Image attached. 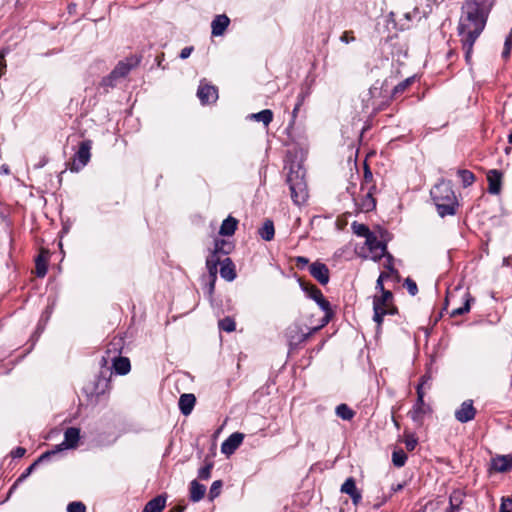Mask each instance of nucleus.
<instances>
[{
	"label": "nucleus",
	"instance_id": "nucleus-26",
	"mask_svg": "<svg viewBox=\"0 0 512 512\" xmlns=\"http://www.w3.org/2000/svg\"><path fill=\"white\" fill-rule=\"evenodd\" d=\"M48 252L42 251L35 261L36 266V274L38 277H44L47 273V261H48Z\"/></svg>",
	"mask_w": 512,
	"mask_h": 512
},
{
	"label": "nucleus",
	"instance_id": "nucleus-3",
	"mask_svg": "<svg viewBox=\"0 0 512 512\" xmlns=\"http://www.w3.org/2000/svg\"><path fill=\"white\" fill-rule=\"evenodd\" d=\"M287 183L292 201L296 205L304 204L308 199V189L305 181V172L300 166H297L296 169L294 167L290 168L287 175Z\"/></svg>",
	"mask_w": 512,
	"mask_h": 512
},
{
	"label": "nucleus",
	"instance_id": "nucleus-11",
	"mask_svg": "<svg viewBox=\"0 0 512 512\" xmlns=\"http://www.w3.org/2000/svg\"><path fill=\"white\" fill-rule=\"evenodd\" d=\"M431 412V408L424 401H416L412 409L408 412V416L417 425H422L424 418Z\"/></svg>",
	"mask_w": 512,
	"mask_h": 512
},
{
	"label": "nucleus",
	"instance_id": "nucleus-23",
	"mask_svg": "<svg viewBox=\"0 0 512 512\" xmlns=\"http://www.w3.org/2000/svg\"><path fill=\"white\" fill-rule=\"evenodd\" d=\"M113 369L119 375H126L131 369L130 360L127 357H114Z\"/></svg>",
	"mask_w": 512,
	"mask_h": 512
},
{
	"label": "nucleus",
	"instance_id": "nucleus-25",
	"mask_svg": "<svg viewBox=\"0 0 512 512\" xmlns=\"http://www.w3.org/2000/svg\"><path fill=\"white\" fill-rule=\"evenodd\" d=\"M206 492V487L200 484L198 481L193 480L190 484V499L193 502L200 501Z\"/></svg>",
	"mask_w": 512,
	"mask_h": 512
},
{
	"label": "nucleus",
	"instance_id": "nucleus-46",
	"mask_svg": "<svg viewBox=\"0 0 512 512\" xmlns=\"http://www.w3.org/2000/svg\"><path fill=\"white\" fill-rule=\"evenodd\" d=\"M207 269L209 271L210 279H213V283H215L217 279V264H206Z\"/></svg>",
	"mask_w": 512,
	"mask_h": 512
},
{
	"label": "nucleus",
	"instance_id": "nucleus-41",
	"mask_svg": "<svg viewBox=\"0 0 512 512\" xmlns=\"http://www.w3.org/2000/svg\"><path fill=\"white\" fill-rule=\"evenodd\" d=\"M226 245H227L226 241H224V240H217L215 242V247H214L215 253L228 254L229 251L225 249Z\"/></svg>",
	"mask_w": 512,
	"mask_h": 512
},
{
	"label": "nucleus",
	"instance_id": "nucleus-61",
	"mask_svg": "<svg viewBox=\"0 0 512 512\" xmlns=\"http://www.w3.org/2000/svg\"><path fill=\"white\" fill-rule=\"evenodd\" d=\"M184 508L180 506H176L172 508L169 512H183Z\"/></svg>",
	"mask_w": 512,
	"mask_h": 512
},
{
	"label": "nucleus",
	"instance_id": "nucleus-21",
	"mask_svg": "<svg viewBox=\"0 0 512 512\" xmlns=\"http://www.w3.org/2000/svg\"><path fill=\"white\" fill-rule=\"evenodd\" d=\"M238 225V220L228 216L221 224L219 234L222 236H232Z\"/></svg>",
	"mask_w": 512,
	"mask_h": 512
},
{
	"label": "nucleus",
	"instance_id": "nucleus-18",
	"mask_svg": "<svg viewBox=\"0 0 512 512\" xmlns=\"http://www.w3.org/2000/svg\"><path fill=\"white\" fill-rule=\"evenodd\" d=\"M229 23H230V20L226 15H224V14L217 15L211 23L212 35H214V36L223 35V33L225 32Z\"/></svg>",
	"mask_w": 512,
	"mask_h": 512
},
{
	"label": "nucleus",
	"instance_id": "nucleus-39",
	"mask_svg": "<svg viewBox=\"0 0 512 512\" xmlns=\"http://www.w3.org/2000/svg\"><path fill=\"white\" fill-rule=\"evenodd\" d=\"M404 286L406 287V289L408 290L410 295L414 296L417 294L418 288H417L416 283L412 279L407 278L404 281Z\"/></svg>",
	"mask_w": 512,
	"mask_h": 512
},
{
	"label": "nucleus",
	"instance_id": "nucleus-20",
	"mask_svg": "<svg viewBox=\"0 0 512 512\" xmlns=\"http://www.w3.org/2000/svg\"><path fill=\"white\" fill-rule=\"evenodd\" d=\"M220 275L227 281H233L235 279V267L230 258H225L221 262Z\"/></svg>",
	"mask_w": 512,
	"mask_h": 512
},
{
	"label": "nucleus",
	"instance_id": "nucleus-31",
	"mask_svg": "<svg viewBox=\"0 0 512 512\" xmlns=\"http://www.w3.org/2000/svg\"><path fill=\"white\" fill-rule=\"evenodd\" d=\"M340 491L349 496L356 494L358 489L356 487L355 480L352 477L347 478L345 482L342 484Z\"/></svg>",
	"mask_w": 512,
	"mask_h": 512
},
{
	"label": "nucleus",
	"instance_id": "nucleus-36",
	"mask_svg": "<svg viewBox=\"0 0 512 512\" xmlns=\"http://www.w3.org/2000/svg\"><path fill=\"white\" fill-rule=\"evenodd\" d=\"M222 482L220 480L214 481L210 487L209 497L211 500L218 497L221 491Z\"/></svg>",
	"mask_w": 512,
	"mask_h": 512
},
{
	"label": "nucleus",
	"instance_id": "nucleus-5",
	"mask_svg": "<svg viewBox=\"0 0 512 512\" xmlns=\"http://www.w3.org/2000/svg\"><path fill=\"white\" fill-rule=\"evenodd\" d=\"M139 60L135 57L120 61L112 72L102 80V85L107 87L115 86L118 79L125 77L132 68L136 67Z\"/></svg>",
	"mask_w": 512,
	"mask_h": 512
},
{
	"label": "nucleus",
	"instance_id": "nucleus-51",
	"mask_svg": "<svg viewBox=\"0 0 512 512\" xmlns=\"http://www.w3.org/2000/svg\"><path fill=\"white\" fill-rule=\"evenodd\" d=\"M410 84V79H406L405 81L401 82L400 84H398L395 88H394V92L395 93H398V92H403L407 86Z\"/></svg>",
	"mask_w": 512,
	"mask_h": 512
},
{
	"label": "nucleus",
	"instance_id": "nucleus-17",
	"mask_svg": "<svg viewBox=\"0 0 512 512\" xmlns=\"http://www.w3.org/2000/svg\"><path fill=\"white\" fill-rule=\"evenodd\" d=\"M488 192L491 194H499L502 184V173L496 169L489 170L487 173Z\"/></svg>",
	"mask_w": 512,
	"mask_h": 512
},
{
	"label": "nucleus",
	"instance_id": "nucleus-48",
	"mask_svg": "<svg viewBox=\"0 0 512 512\" xmlns=\"http://www.w3.org/2000/svg\"><path fill=\"white\" fill-rule=\"evenodd\" d=\"M405 445L409 451H412L417 445V440L413 436H408L405 439Z\"/></svg>",
	"mask_w": 512,
	"mask_h": 512
},
{
	"label": "nucleus",
	"instance_id": "nucleus-56",
	"mask_svg": "<svg viewBox=\"0 0 512 512\" xmlns=\"http://www.w3.org/2000/svg\"><path fill=\"white\" fill-rule=\"evenodd\" d=\"M26 450L22 447H18L16 448L13 452H12V455L13 457H17V458H20L22 457L24 454H25Z\"/></svg>",
	"mask_w": 512,
	"mask_h": 512
},
{
	"label": "nucleus",
	"instance_id": "nucleus-4",
	"mask_svg": "<svg viewBox=\"0 0 512 512\" xmlns=\"http://www.w3.org/2000/svg\"><path fill=\"white\" fill-rule=\"evenodd\" d=\"M393 295L390 291H383L381 296H375L373 301L374 310V321L380 326L383 321V317L386 314H394L395 308L392 307Z\"/></svg>",
	"mask_w": 512,
	"mask_h": 512
},
{
	"label": "nucleus",
	"instance_id": "nucleus-52",
	"mask_svg": "<svg viewBox=\"0 0 512 512\" xmlns=\"http://www.w3.org/2000/svg\"><path fill=\"white\" fill-rule=\"evenodd\" d=\"M384 257H386V263L384 264V266L389 270V271H393V257L392 255H390L389 253L386 252V254L384 255Z\"/></svg>",
	"mask_w": 512,
	"mask_h": 512
},
{
	"label": "nucleus",
	"instance_id": "nucleus-63",
	"mask_svg": "<svg viewBox=\"0 0 512 512\" xmlns=\"http://www.w3.org/2000/svg\"><path fill=\"white\" fill-rule=\"evenodd\" d=\"M214 284H215V283H213V279H211V281H210V292H212V291H213V289H214Z\"/></svg>",
	"mask_w": 512,
	"mask_h": 512
},
{
	"label": "nucleus",
	"instance_id": "nucleus-1",
	"mask_svg": "<svg viewBox=\"0 0 512 512\" xmlns=\"http://www.w3.org/2000/svg\"><path fill=\"white\" fill-rule=\"evenodd\" d=\"M488 11L476 0H466L462 6L458 32L461 37L465 58L469 62L473 45L485 28Z\"/></svg>",
	"mask_w": 512,
	"mask_h": 512
},
{
	"label": "nucleus",
	"instance_id": "nucleus-62",
	"mask_svg": "<svg viewBox=\"0 0 512 512\" xmlns=\"http://www.w3.org/2000/svg\"><path fill=\"white\" fill-rule=\"evenodd\" d=\"M510 54V50H508V48H504V51H503V55L504 56H508Z\"/></svg>",
	"mask_w": 512,
	"mask_h": 512
},
{
	"label": "nucleus",
	"instance_id": "nucleus-24",
	"mask_svg": "<svg viewBox=\"0 0 512 512\" xmlns=\"http://www.w3.org/2000/svg\"><path fill=\"white\" fill-rule=\"evenodd\" d=\"M493 466L496 471L506 472L512 469V456L505 455L499 456L493 461Z\"/></svg>",
	"mask_w": 512,
	"mask_h": 512
},
{
	"label": "nucleus",
	"instance_id": "nucleus-35",
	"mask_svg": "<svg viewBox=\"0 0 512 512\" xmlns=\"http://www.w3.org/2000/svg\"><path fill=\"white\" fill-rule=\"evenodd\" d=\"M430 379V376L424 375L421 378V382L418 384L416 392H417V401H424V386L426 385L427 381Z\"/></svg>",
	"mask_w": 512,
	"mask_h": 512
},
{
	"label": "nucleus",
	"instance_id": "nucleus-22",
	"mask_svg": "<svg viewBox=\"0 0 512 512\" xmlns=\"http://www.w3.org/2000/svg\"><path fill=\"white\" fill-rule=\"evenodd\" d=\"M166 505V497L159 495L150 500L144 507L143 512H162Z\"/></svg>",
	"mask_w": 512,
	"mask_h": 512
},
{
	"label": "nucleus",
	"instance_id": "nucleus-64",
	"mask_svg": "<svg viewBox=\"0 0 512 512\" xmlns=\"http://www.w3.org/2000/svg\"><path fill=\"white\" fill-rule=\"evenodd\" d=\"M508 37L512 38V28H511V31H510V33H509V36H508Z\"/></svg>",
	"mask_w": 512,
	"mask_h": 512
},
{
	"label": "nucleus",
	"instance_id": "nucleus-59",
	"mask_svg": "<svg viewBox=\"0 0 512 512\" xmlns=\"http://www.w3.org/2000/svg\"><path fill=\"white\" fill-rule=\"evenodd\" d=\"M505 47L508 48V50H511L512 47V38L507 37L505 41Z\"/></svg>",
	"mask_w": 512,
	"mask_h": 512
},
{
	"label": "nucleus",
	"instance_id": "nucleus-50",
	"mask_svg": "<svg viewBox=\"0 0 512 512\" xmlns=\"http://www.w3.org/2000/svg\"><path fill=\"white\" fill-rule=\"evenodd\" d=\"M340 40L344 43H350L355 40V37L352 35L351 31H345L341 35Z\"/></svg>",
	"mask_w": 512,
	"mask_h": 512
},
{
	"label": "nucleus",
	"instance_id": "nucleus-10",
	"mask_svg": "<svg viewBox=\"0 0 512 512\" xmlns=\"http://www.w3.org/2000/svg\"><path fill=\"white\" fill-rule=\"evenodd\" d=\"M92 147L91 140H85L80 143L79 150L75 155L72 170L78 171L80 168L87 165L90 160L91 154L90 150Z\"/></svg>",
	"mask_w": 512,
	"mask_h": 512
},
{
	"label": "nucleus",
	"instance_id": "nucleus-44",
	"mask_svg": "<svg viewBox=\"0 0 512 512\" xmlns=\"http://www.w3.org/2000/svg\"><path fill=\"white\" fill-rule=\"evenodd\" d=\"M462 496H463V494H462L461 491H454L450 495L449 504L453 505L454 503H459V505H461V503H462Z\"/></svg>",
	"mask_w": 512,
	"mask_h": 512
},
{
	"label": "nucleus",
	"instance_id": "nucleus-28",
	"mask_svg": "<svg viewBox=\"0 0 512 512\" xmlns=\"http://www.w3.org/2000/svg\"><path fill=\"white\" fill-rule=\"evenodd\" d=\"M256 121L262 122L265 126H268L273 119V112L269 109L262 110L252 115Z\"/></svg>",
	"mask_w": 512,
	"mask_h": 512
},
{
	"label": "nucleus",
	"instance_id": "nucleus-43",
	"mask_svg": "<svg viewBox=\"0 0 512 512\" xmlns=\"http://www.w3.org/2000/svg\"><path fill=\"white\" fill-rule=\"evenodd\" d=\"M211 469H212V464H208L205 467H202L199 470V474H198L199 478H201L203 480H207L210 477Z\"/></svg>",
	"mask_w": 512,
	"mask_h": 512
},
{
	"label": "nucleus",
	"instance_id": "nucleus-13",
	"mask_svg": "<svg viewBox=\"0 0 512 512\" xmlns=\"http://www.w3.org/2000/svg\"><path fill=\"white\" fill-rule=\"evenodd\" d=\"M310 298H312L319 307L326 313L324 319H328V313L330 311V303L324 298L322 292L315 285H308L304 287Z\"/></svg>",
	"mask_w": 512,
	"mask_h": 512
},
{
	"label": "nucleus",
	"instance_id": "nucleus-55",
	"mask_svg": "<svg viewBox=\"0 0 512 512\" xmlns=\"http://www.w3.org/2000/svg\"><path fill=\"white\" fill-rule=\"evenodd\" d=\"M350 498L352 499L353 504L355 506H357L361 502V499H362L361 492L358 490L356 492V494H353L352 496H350Z\"/></svg>",
	"mask_w": 512,
	"mask_h": 512
},
{
	"label": "nucleus",
	"instance_id": "nucleus-33",
	"mask_svg": "<svg viewBox=\"0 0 512 512\" xmlns=\"http://www.w3.org/2000/svg\"><path fill=\"white\" fill-rule=\"evenodd\" d=\"M406 460H407V455L405 454L404 451L398 450V451L393 452L392 462L396 467L404 466Z\"/></svg>",
	"mask_w": 512,
	"mask_h": 512
},
{
	"label": "nucleus",
	"instance_id": "nucleus-49",
	"mask_svg": "<svg viewBox=\"0 0 512 512\" xmlns=\"http://www.w3.org/2000/svg\"><path fill=\"white\" fill-rule=\"evenodd\" d=\"M386 277H388L387 273H381L376 282V288L379 289L381 293H383V291H386L383 285V281Z\"/></svg>",
	"mask_w": 512,
	"mask_h": 512
},
{
	"label": "nucleus",
	"instance_id": "nucleus-47",
	"mask_svg": "<svg viewBox=\"0 0 512 512\" xmlns=\"http://www.w3.org/2000/svg\"><path fill=\"white\" fill-rule=\"evenodd\" d=\"M309 263V260L303 256H298L295 258V265L299 269H304Z\"/></svg>",
	"mask_w": 512,
	"mask_h": 512
},
{
	"label": "nucleus",
	"instance_id": "nucleus-7",
	"mask_svg": "<svg viewBox=\"0 0 512 512\" xmlns=\"http://www.w3.org/2000/svg\"><path fill=\"white\" fill-rule=\"evenodd\" d=\"M329 319H324L322 321V324L312 328L309 332H304L302 327L299 324H293L288 327L286 330V337L289 340V343L292 344H298L303 341H305L311 334L318 331L321 327L326 325L328 323Z\"/></svg>",
	"mask_w": 512,
	"mask_h": 512
},
{
	"label": "nucleus",
	"instance_id": "nucleus-8",
	"mask_svg": "<svg viewBox=\"0 0 512 512\" xmlns=\"http://www.w3.org/2000/svg\"><path fill=\"white\" fill-rule=\"evenodd\" d=\"M79 438H80V429L75 428V427L67 428L64 433V441L59 446L56 447V450H54L52 452L44 453L39 458V461L48 457L50 454H54V453L62 450L63 448H65V449L75 448L78 444Z\"/></svg>",
	"mask_w": 512,
	"mask_h": 512
},
{
	"label": "nucleus",
	"instance_id": "nucleus-54",
	"mask_svg": "<svg viewBox=\"0 0 512 512\" xmlns=\"http://www.w3.org/2000/svg\"><path fill=\"white\" fill-rule=\"evenodd\" d=\"M218 253H215V251L212 252V254L207 258L206 264H217L219 263V258L217 257Z\"/></svg>",
	"mask_w": 512,
	"mask_h": 512
},
{
	"label": "nucleus",
	"instance_id": "nucleus-34",
	"mask_svg": "<svg viewBox=\"0 0 512 512\" xmlns=\"http://www.w3.org/2000/svg\"><path fill=\"white\" fill-rule=\"evenodd\" d=\"M219 328L226 332H233L236 328V324L232 318L225 317L219 321Z\"/></svg>",
	"mask_w": 512,
	"mask_h": 512
},
{
	"label": "nucleus",
	"instance_id": "nucleus-40",
	"mask_svg": "<svg viewBox=\"0 0 512 512\" xmlns=\"http://www.w3.org/2000/svg\"><path fill=\"white\" fill-rule=\"evenodd\" d=\"M500 512H512V499L502 498L500 505Z\"/></svg>",
	"mask_w": 512,
	"mask_h": 512
},
{
	"label": "nucleus",
	"instance_id": "nucleus-19",
	"mask_svg": "<svg viewBox=\"0 0 512 512\" xmlns=\"http://www.w3.org/2000/svg\"><path fill=\"white\" fill-rule=\"evenodd\" d=\"M196 398L193 394H182L179 399V409L185 416L189 415L195 405Z\"/></svg>",
	"mask_w": 512,
	"mask_h": 512
},
{
	"label": "nucleus",
	"instance_id": "nucleus-37",
	"mask_svg": "<svg viewBox=\"0 0 512 512\" xmlns=\"http://www.w3.org/2000/svg\"><path fill=\"white\" fill-rule=\"evenodd\" d=\"M372 179H373L372 172L369 170V168L367 166H365L364 181H363L362 186H361V191H364L365 188H367L370 185H373L372 184Z\"/></svg>",
	"mask_w": 512,
	"mask_h": 512
},
{
	"label": "nucleus",
	"instance_id": "nucleus-32",
	"mask_svg": "<svg viewBox=\"0 0 512 512\" xmlns=\"http://www.w3.org/2000/svg\"><path fill=\"white\" fill-rule=\"evenodd\" d=\"M458 176L460 177L464 187L472 185L475 181L474 174L468 170H459Z\"/></svg>",
	"mask_w": 512,
	"mask_h": 512
},
{
	"label": "nucleus",
	"instance_id": "nucleus-6",
	"mask_svg": "<svg viewBox=\"0 0 512 512\" xmlns=\"http://www.w3.org/2000/svg\"><path fill=\"white\" fill-rule=\"evenodd\" d=\"M374 190L375 186L370 185L367 188H365L364 191H361L362 195H358L357 197L354 195V192H351L353 201L359 211L369 212L375 208L376 201L375 198L373 197Z\"/></svg>",
	"mask_w": 512,
	"mask_h": 512
},
{
	"label": "nucleus",
	"instance_id": "nucleus-14",
	"mask_svg": "<svg viewBox=\"0 0 512 512\" xmlns=\"http://www.w3.org/2000/svg\"><path fill=\"white\" fill-rule=\"evenodd\" d=\"M197 96L202 104H208L217 100L218 92L216 87L201 82L197 91Z\"/></svg>",
	"mask_w": 512,
	"mask_h": 512
},
{
	"label": "nucleus",
	"instance_id": "nucleus-9",
	"mask_svg": "<svg viewBox=\"0 0 512 512\" xmlns=\"http://www.w3.org/2000/svg\"><path fill=\"white\" fill-rule=\"evenodd\" d=\"M365 246L370 252V258L377 262L386 254L387 246L374 233L365 239Z\"/></svg>",
	"mask_w": 512,
	"mask_h": 512
},
{
	"label": "nucleus",
	"instance_id": "nucleus-27",
	"mask_svg": "<svg viewBox=\"0 0 512 512\" xmlns=\"http://www.w3.org/2000/svg\"><path fill=\"white\" fill-rule=\"evenodd\" d=\"M261 238L265 241H271L275 234L274 224L271 220L267 219L263 226L259 229Z\"/></svg>",
	"mask_w": 512,
	"mask_h": 512
},
{
	"label": "nucleus",
	"instance_id": "nucleus-53",
	"mask_svg": "<svg viewBox=\"0 0 512 512\" xmlns=\"http://www.w3.org/2000/svg\"><path fill=\"white\" fill-rule=\"evenodd\" d=\"M193 49L194 48L192 46L183 48L180 52V58L187 59L193 52Z\"/></svg>",
	"mask_w": 512,
	"mask_h": 512
},
{
	"label": "nucleus",
	"instance_id": "nucleus-12",
	"mask_svg": "<svg viewBox=\"0 0 512 512\" xmlns=\"http://www.w3.org/2000/svg\"><path fill=\"white\" fill-rule=\"evenodd\" d=\"M475 415L476 409L473 406L472 400L464 401L455 411V418L461 423H466L473 420Z\"/></svg>",
	"mask_w": 512,
	"mask_h": 512
},
{
	"label": "nucleus",
	"instance_id": "nucleus-2",
	"mask_svg": "<svg viewBox=\"0 0 512 512\" xmlns=\"http://www.w3.org/2000/svg\"><path fill=\"white\" fill-rule=\"evenodd\" d=\"M430 193L441 217L456 213L457 199L450 182L440 181Z\"/></svg>",
	"mask_w": 512,
	"mask_h": 512
},
{
	"label": "nucleus",
	"instance_id": "nucleus-38",
	"mask_svg": "<svg viewBox=\"0 0 512 512\" xmlns=\"http://www.w3.org/2000/svg\"><path fill=\"white\" fill-rule=\"evenodd\" d=\"M68 512H86V507L82 502H71L67 507Z\"/></svg>",
	"mask_w": 512,
	"mask_h": 512
},
{
	"label": "nucleus",
	"instance_id": "nucleus-45",
	"mask_svg": "<svg viewBox=\"0 0 512 512\" xmlns=\"http://www.w3.org/2000/svg\"><path fill=\"white\" fill-rule=\"evenodd\" d=\"M469 310H470V304H469V301L467 300L462 307L453 310L452 315L453 316L462 315V314L468 312Z\"/></svg>",
	"mask_w": 512,
	"mask_h": 512
},
{
	"label": "nucleus",
	"instance_id": "nucleus-16",
	"mask_svg": "<svg viewBox=\"0 0 512 512\" xmlns=\"http://www.w3.org/2000/svg\"><path fill=\"white\" fill-rule=\"evenodd\" d=\"M244 435L239 432L231 434L221 445L222 453L231 455L241 445Z\"/></svg>",
	"mask_w": 512,
	"mask_h": 512
},
{
	"label": "nucleus",
	"instance_id": "nucleus-58",
	"mask_svg": "<svg viewBox=\"0 0 512 512\" xmlns=\"http://www.w3.org/2000/svg\"><path fill=\"white\" fill-rule=\"evenodd\" d=\"M460 508L459 503H454L453 505H450V509L448 512H458Z\"/></svg>",
	"mask_w": 512,
	"mask_h": 512
},
{
	"label": "nucleus",
	"instance_id": "nucleus-15",
	"mask_svg": "<svg viewBox=\"0 0 512 512\" xmlns=\"http://www.w3.org/2000/svg\"><path fill=\"white\" fill-rule=\"evenodd\" d=\"M309 271L320 284L326 285L329 282V269L324 263H312L309 266Z\"/></svg>",
	"mask_w": 512,
	"mask_h": 512
},
{
	"label": "nucleus",
	"instance_id": "nucleus-30",
	"mask_svg": "<svg viewBox=\"0 0 512 512\" xmlns=\"http://www.w3.org/2000/svg\"><path fill=\"white\" fill-rule=\"evenodd\" d=\"M351 228L357 236L364 237L365 239L372 233L368 226L363 223L353 222Z\"/></svg>",
	"mask_w": 512,
	"mask_h": 512
},
{
	"label": "nucleus",
	"instance_id": "nucleus-42",
	"mask_svg": "<svg viewBox=\"0 0 512 512\" xmlns=\"http://www.w3.org/2000/svg\"><path fill=\"white\" fill-rule=\"evenodd\" d=\"M7 53V50L3 49L0 50V78L5 74L6 72V61H5V55Z\"/></svg>",
	"mask_w": 512,
	"mask_h": 512
},
{
	"label": "nucleus",
	"instance_id": "nucleus-57",
	"mask_svg": "<svg viewBox=\"0 0 512 512\" xmlns=\"http://www.w3.org/2000/svg\"><path fill=\"white\" fill-rule=\"evenodd\" d=\"M37 464V462L33 463L31 466H29L26 470V472L19 478V480L27 477L31 472L32 470L34 469L35 465Z\"/></svg>",
	"mask_w": 512,
	"mask_h": 512
},
{
	"label": "nucleus",
	"instance_id": "nucleus-60",
	"mask_svg": "<svg viewBox=\"0 0 512 512\" xmlns=\"http://www.w3.org/2000/svg\"><path fill=\"white\" fill-rule=\"evenodd\" d=\"M301 104H302V100H299L298 103L296 104L295 108L293 109V117L296 116V113L299 110Z\"/></svg>",
	"mask_w": 512,
	"mask_h": 512
},
{
	"label": "nucleus",
	"instance_id": "nucleus-29",
	"mask_svg": "<svg viewBox=\"0 0 512 512\" xmlns=\"http://www.w3.org/2000/svg\"><path fill=\"white\" fill-rule=\"evenodd\" d=\"M336 415L343 420H351L355 412L346 404H340L336 407Z\"/></svg>",
	"mask_w": 512,
	"mask_h": 512
}]
</instances>
